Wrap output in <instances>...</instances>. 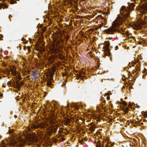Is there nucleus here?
Masks as SVG:
<instances>
[{"instance_id": "21", "label": "nucleus", "mask_w": 147, "mask_h": 147, "mask_svg": "<svg viewBox=\"0 0 147 147\" xmlns=\"http://www.w3.org/2000/svg\"><path fill=\"white\" fill-rule=\"evenodd\" d=\"M117 47H116V48H117Z\"/></svg>"}, {"instance_id": "24", "label": "nucleus", "mask_w": 147, "mask_h": 147, "mask_svg": "<svg viewBox=\"0 0 147 147\" xmlns=\"http://www.w3.org/2000/svg\"><path fill=\"white\" fill-rule=\"evenodd\" d=\"M106 95H107V94L106 93Z\"/></svg>"}, {"instance_id": "6", "label": "nucleus", "mask_w": 147, "mask_h": 147, "mask_svg": "<svg viewBox=\"0 0 147 147\" xmlns=\"http://www.w3.org/2000/svg\"><path fill=\"white\" fill-rule=\"evenodd\" d=\"M7 8V6L4 3H0V8L6 9Z\"/></svg>"}, {"instance_id": "2", "label": "nucleus", "mask_w": 147, "mask_h": 147, "mask_svg": "<svg viewBox=\"0 0 147 147\" xmlns=\"http://www.w3.org/2000/svg\"><path fill=\"white\" fill-rule=\"evenodd\" d=\"M120 13L121 14H123V12H127V13H126V14L127 15V16H128V15L129 14L128 11H127V9L124 6H123L121 7L120 10Z\"/></svg>"}, {"instance_id": "3", "label": "nucleus", "mask_w": 147, "mask_h": 147, "mask_svg": "<svg viewBox=\"0 0 147 147\" xmlns=\"http://www.w3.org/2000/svg\"><path fill=\"white\" fill-rule=\"evenodd\" d=\"M32 128L37 129L38 128H42L44 127V124L43 123L39 124L38 125H32L31 126Z\"/></svg>"}, {"instance_id": "8", "label": "nucleus", "mask_w": 147, "mask_h": 147, "mask_svg": "<svg viewBox=\"0 0 147 147\" xmlns=\"http://www.w3.org/2000/svg\"><path fill=\"white\" fill-rule=\"evenodd\" d=\"M134 37H129V41H130V42H134Z\"/></svg>"}, {"instance_id": "12", "label": "nucleus", "mask_w": 147, "mask_h": 147, "mask_svg": "<svg viewBox=\"0 0 147 147\" xmlns=\"http://www.w3.org/2000/svg\"><path fill=\"white\" fill-rule=\"evenodd\" d=\"M107 99L108 100H109L110 99V97L109 96L107 97Z\"/></svg>"}, {"instance_id": "17", "label": "nucleus", "mask_w": 147, "mask_h": 147, "mask_svg": "<svg viewBox=\"0 0 147 147\" xmlns=\"http://www.w3.org/2000/svg\"><path fill=\"white\" fill-rule=\"evenodd\" d=\"M8 83H10V81H9Z\"/></svg>"}, {"instance_id": "18", "label": "nucleus", "mask_w": 147, "mask_h": 147, "mask_svg": "<svg viewBox=\"0 0 147 147\" xmlns=\"http://www.w3.org/2000/svg\"><path fill=\"white\" fill-rule=\"evenodd\" d=\"M129 84H130V82H130V80H129Z\"/></svg>"}, {"instance_id": "25", "label": "nucleus", "mask_w": 147, "mask_h": 147, "mask_svg": "<svg viewBox=\"0 0 147 147\" xmlns=\"http://www.w3.org/2000/svg\"><path fill=\"white\" fill-rule=\"evenodd\" d=\"M127 38L128 39H129V38L128 37H127Z\"/></svg>"}, {"instance_id": "5", "label": "nucleus", "mask_w": 147, "mask_h": 147, "mask_svg": "<svg viewBox=\"0 0 147 147\" xmlns=\"http://www.w3.org/2000/svg\"><path fill=\"white\" fill-rule=\"evenodd\" d=\"M99 142V140L97 141L98 143L96 144V147H104L103 142H102L101 143H100Z\"/></svg>"}, {"instance_id": "15", "label": "nucleus", "mask_w": 147, "mask_h": 147, "mask_svg": "<svg viewBox=\"0 0 147 147\" xmlns=\"http://www.w3.org/2000/svg\"><path fill=\"white\" fill-rule=\"evenodd\" d=\"M128 33H126V35L127 36V37H128Z\"/></svg>"}, {"instance_id": "20", "label": "nucleus", "mask_w": 147, "mask_h": 147, "mask_svg": "<svg viewBox=\"0 0 147 147\" xmlns=\"http://www.w3.org/2000/svg\"><path fill=\"white\" fill-rule=\"evenodd\" d=\"M117 47H116V48H117Z\"/></svg>"}, {"instance_id": "26", "label": "nucleus", "mask_w": 147, "mask_h": 147, "mask_svg": "<svg viewBox=\"0 0 147 147\" xmlns=\"http://www.w3.org/2000/svg\"><path fill=\"white\" fill-rule=\"evenodd\" d=\"M129 64H130V62H129Z\"/></svg>"}, {"instance_id": "23", "label": "nucleus", "mask_w": 147, "mask_h": 147, "mask_svg": "<svg viewBox=\"0 0 147 147\" xmlns=\"http://www.w3.org/2000/svg\"><path fill=\"white\" fill-rule=\"evenodd\" d=\"M129 106H130V103H129Z\"/></svg>"}, {"instance_id": "13", "label": "nucleus", "mask_w": 147, "mask_h": 147, "mask_svg": "<svg viewBox=\"0 0 147 147\" xmlns=\"http://www.w3.org/2000/svg\"><path fill=\"white\" fill-rule=\"evenodd\" d=\"M123 104H124V105H126L127 104L125 102H124L123 103Z\"/></svg>"}, {"instance_id": "7", "label": "nucleus", "mask_w": 147, "mask_h": 147, "mask_svg": "<svg viewBox=\"0 0 147 147\" xmlns=\"http://www.w3.org/2000/svg\"><path fill=\"white\" fill-rule=\"evenodd\" d=\"M134 7V4L133 3H131L130 5L129 4V12H130V10H132Z\"/></svg>"}, {"instance_id": "27", "label": "nucleus", "mask_w": 147, "mask_h": 147, "mask_svg": "<svg viewBox=\"0 0 147 147\" xmlns=\"http://www.w3.org/2000/svg\"><path fill=\"white\" fill-rule=\"evenodd\" d=\"M130 138L129 137V139Z\"/></svg>"}, {"instance_id": "1", "label": "nucleus", "mask_w": 147, "mask_h": 147, "mask_svg": "<svg viewBox=\"0 0 147 147\" xmlns=\"http://www.w3.org/2000/svg\"><path fill=\"white\" fill-rule=\"evenodd\" d=\"M122 17L118 16L113 22V25L111 27L109 28L106 30V32L108 34H112L113 32L116 30V27L121 25L122 24Z\"/></svg>"}, {"instance_id": "14", "label": "nucleus", "mask_w": 147, "mask_h": 147, "mask_svg": "<svg viewBox=\"0 0 147 147\" xmlns=\"http://www.w3.org/2000/svg\"><path fill=\"white\" fill-rule=\"evenodd\" d=\"M3 94H1L0 95V96L1 97L2 96H3Z\"/></svg>"}, {"instance_id": "9", "label": "nucleus", "mask_w": 147, "mask_h": 147, "mask_svg": "<svg viewBox=\"0 0 147 147\" xmlns=\"http://www.w3.org/2000/svg\"><path fill=\"white\" fill-rule=\"evenodd\" d=\"M109 45H107V47H106V49H105V51L107 52L108 54V55H109L110 53L109 49Z\"/></svg>"}, {"instance_id": "16", "label": "nucleus", "mask_w": 147, "mask_h": 147, "mask_svg": "<svg viewBox=\"0 0 147 147\" xmlns=\"http://www.w3.org/2000/svg\"><path fill=\"white\" fill-rule=\"evenodd\" d=\"M13 131H9V133H12Z\"/></svg>"}, {"instance_id": "11", "label": "nucleus", "mask_w": 147, "mask_h": 147, "mask_svg": "<svg viewBox=\"0 0 147 147\" xmlns=\"http://www.w3.org/2000/svg\"><path fill=\"white\" fill-rule=\"evenodd\" d=\"M3 37V36L1 34H0V38L2 40H3V39L1 38Z\"/></svg>"}, {"instance_id": "19", "label": "nucleus", "mask_w": 147, "mask_h": 147, "mask_svg": "<svg viewBox=\"0 0 147 147\" xmlns=\"http://www.w3.org/2000/svg\"><path fill=\"white\" fill-rule=\"evenodd\" d=\"M124 15H125V14H124Z\"/></svg>"}, {"instance_id": "22", "label": "nucleus", "mask_w": 147, "mask_h": 147, "mask_svg": "<svg viewBox=\"0 0 147 147\" xmlns=\"http://www.w3.org/2000/svg\"><path fill=\"white\" fill-rule=\"evenodd\" d=\"M141 123L142 124H143V123Z\"/></svg>"}, {"instance_id": "10", "label": "nucleus", "mask_w": 147, "mask_h": 147, "mask_svg": "<svg viewBox=\"0 0 147 147\" xmlns=\"http://www.w3.org/2000/svg\"><path fill=\"white\" fill-rule=\"evenodd\" d=\"M129 145H130L129 147H134V146H133V143L130 142L129 143Z\"/></svg>"}, {"instance_id": "4", "label": "nucleus", "mask_w": 147, "mask_h": 147, "mask_svg": "<svg viewBox=\"0 0 147 147\" xmlns=\"http://www.w3.org/2000/svg\"><path fill=\"white\" fill-rule=\"evenodd\" d=\"M129 27L130 26L134 29L139 28H140L139 25H138L135 23H132V24H130L129 23Z\"/></svg>"}]
</instances>
